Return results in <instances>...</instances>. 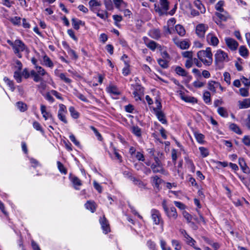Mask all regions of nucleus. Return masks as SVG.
I'll list each match as a JSON object with an SVG mask.
<instances>
[{"label": "nucleus", "instance_id": "nucleus-63", "mask_svg": "<svg viewBox=\"0 0 250 250\" xmlns=\"http://www.w3.org/2000/svg\"><path fill=\"white\" fill-rule=\"evenodd\" d=\"M41 83L37 85L38 88L41 90H44L46 87V84L45 82L42 80V81H40Z\"/></svg>", "mask_w": 250, "mask_h": 250}, {"label": "nucleus", "instance_id": "nucleus-5", "mask_svg": "<svg viewBox=\"0 0 250 250\" xmlns=\"http://www.w3.org/2000/svg\"><path fill=\"white\" fill-rule=\"evenodd\" d=\"M10 45L13 47L14 53L23 51L25 49V45L20 40H16L14 42H11Z\"/></svg>", "mask_w": 250, "mask_h": 250}, {"label": "nucleus", "instance_id": "nucleus-25", "mask_svg": "<svg viewBox=\"0 0 250 250\" xmlns=\"http://www.w3.org/2000/svg\"><path fill=\"white\" fill-rule=\"evenodd\" d=\"M229 129L238 134H241L242 132L241 131L239 127L234 123H231L229 126Z\"/></svg>", "mask_w": 250, "mask_h": 250}, {"label": "nucleus", "instance_id": "nucleus-22", "mask_svg": "<svg viewBox=\"0 0 250 250\" xmlns=\"http://www.w3.org/2000/svg\"><path fill=\"white\" fill-rule=\"evenodd\" d=\"M180 95L181 99L186 102H188L191 103H197V100L194 97L185 96L182 93H180Z\"/></svg>", "mask_w": 250, "mask_h": 250}, {"label": "nucleus", "instance_id": "nucleus-27", "mask_svg": "<svg viewBox=\"0 0 250 250\" xmlns=\"http://www.w3.org/2000/svg\"><path fill=\"white\" fill-rule=\"evenodd\" d=\"M175 29L180 36H184L185 35L186 30L182 25L177 24L175 26Z\"/></svg>", "mask_w": 250, "mask_h": 250}, {"label": "nucleus", "instance_id": "nucleus-19", "mask_svg": "<svg viewBox=\"0 0 250 250\" xmlns=\"http://www.w3.org/2000/svg\"><path fill=\"white\" fill-rule=\"evenodd\" d=\"M215 15L221 21H227L229 18V15L225 11L224 12H216Z\"/></svg>", "mask_w": 250, "mask_h": 250}, {"label": "nucleus", "instance_id": "nucleus-49", "mask_svg": "<svg viewBox=\"0 0 250 250\" xmlns=\"http://www.w3.org/2000/svg\"><path fill=\"white\" fill-rule=\"evenodd\" d=\"M146 245L150 250H157L156 248V244L151 240L147 241Z\"/></svg>", "mask_w": 250, "mask_h": 250}, {"label": "nucleus", "instance_id": "nucleus-13", "mask_svg": "<svg viewBox=\"0 0 250 250\" xmlns=\"http://www.w3.org/2000/svg\"><path fill=\"white\" fill-rule=\"evenodd\" d=\"M239 164L241 168L244 173L246 174H249L250 173V169L247 166L244 158H240L239 159Z\"/></svg>", "mask_w": 250, "mask_h": 250}, {"label": "nucleus", "instance_id": "nucleus-24", "mask_svg": "<svg viewBox=\"0 0 250 250\" xmlns=\"http://www.w3.org/2000/svg\"><path fill=\"white\" fill-rule=\"evenodd\" d=\"M175 71L178 75L183 77L187 76L188 74V72L184 68L179 66L176 67Z\"/></svg>", "mask_w": 250, "mask_h": 250}, {"label": "nucleus", "instance_id": "nucleus-56", "mask_svg": "<svg viewBox=\"0 0 250 250\" xmlns=\"http://www.w3.org/2000/svg\"><path fill=\"white\" fill-rule=\"evenodd\" d=\"M224 4V2L223 1H219L216 5L215 8L219 12H224V10L222 8V6Z\"/></svg>", "mask_w": 250, "mask_h": 250}, {"label": "nucleus", "instance_id": "nucleus-11", "mask_svg": "<svg viewBox=\"0 0 250 250\" xmlns=\"http://www.w3.org/2000/svg\"><path fill=\"white\" fill-rule=\"evenodd\" d=\"M151 217L154 223L156 225L159 224L161 220V214L160 212L156 209H152L151 211Z\"/></svg>", "mask_w": 250, "mask_h": 250}, {"label": "nucleus", "instance_id": "nucleus-14", "mask_svg": "<svg viewBox=\"0 0 250 250\" xmlns=\"http://www.w3.org/2000/svg\"><path fill=\"white\" fill-rule=\"evenodd\" d=\"M207 40L208 43L213 46H217L219 43L218 38L211 34H209L207 35Z\"/></svg>", "mask_w": 250, "mask_h": 250}, {"label": "nucleus", "instance_id": "nucleus-41", "mask_svg": "<svg viewBox=\"0 0 250 250\" xmlns=\"http://www.w3.org/2000/svg\"><path fill=\"white\" fill-rule=\"evenodd\" d=\"M203 99L204 102L206 104H208L210 103L211 99H210V93L208 91H205L203 94Z\"/></svg>", "mask_w": 250, "mask_h": 250}, {"label": "nucleus", "instance_id": "nucleus-52", "mask_svg": "<svg viewBox=\"0 0 250 250\" xmlns=\"http://www.w3.org/2000/svg\"><path fill=\"white\" fill-rule=\"evenodd\" d=\"M155 104H156V107L154 108V111L162 110V105L159 99L155 100Z\"/></svg>", "mask_w": 250, "mask_h": 250}, {"label": "nucleus", "instance_id": "nucleus-16", "mask_svg": "<svg viewBox=\"0 0 250 250\" xmlns=\"http://www.w3.org/2000/svg\"><path fill=\"white\" fill-rule=\"evenodd\" d=\"M156 116H157L158 120L163 124L167 123V121L166 119V116L162 110L154 111Z\"/></svg>", "mask_w": 250, "mask_h": 250}, {"label": "nucleus", "instance_id": "nucleus-39", "mask_svg": "<svg viewBox=\"0 0 250 250\" xmlns=\"http://www.w3.org/2000/svg\"><path fill=\"white\" fill-rule=\"evenodd\" d=\"M189 43L188 41L184 40L179 43L178 47L182 49H186L189 48Z\"/></svg>", "mask_w": 250, "mask_h": 250}, {"label": "nucleus", "instance_id": "nucleus-54", "mask_svg": "<svg viewBox=\"0 0 250 250\" xmlns=\"http://www.w3.org/2000/svg\"><path fill=\"white\" fill-rule=\"evenodd\" d=\"M68 53L74 60H77L78 58V56L75 51L70 48L68 49Z\"/></svg>", "mask_w": 250, "mask_h": 250}, {"label": "nucleus", "instance_id": "nucleus-64", "mask_svg": "<svg viewBox=\"0 0 250 250\" xmlns=\"http://www.w3.org/2000/svg\"><path fill=\"white\" fill-rule=\"evenodd\" d=\"M224 80L228 84L230 83V75L228 72H225L224 73Z\"/></svg>", "mask_w": 250, "mask_h": 250}, {"label": "nucleus", "instance_id": "nucleus-58", "mask_svg": "<svg viewBox=\"0 0 250 250\" xmlns=\"http://www.w3.org/2000/svg\"><path fill=\"white\" fill-rule=\"evenodd\" d=\"M172 245L176 250H180L181 246L179 244V242L176 240H172Z\"/></svg>", "mask_w": 250, "mask_h": 250}, {"label": "nucleus", "instance_id": "nucleus-23", "mask_svg": "<svg viewBox=\"0 0 250 250\" xmlns=\"http://www.w3.org/2000/svg\"><path fill=\"white\" fill-rule=\"evenodd\" d=\"M151 178L152 179V184L159 190L160 185L162 182V180L157 175L153 176Z\"/></svg>", "mask_w": 250, "mask_h": 250}, {"label": "nucleus", "instance_id": "nucleus-34", "mask_svg": "<svg viewBox=\"0 0 250 250\" xmlns=\"http://www.w3.org/2000/svg\"><path fill=\"white\" fill-rule=\"evenodd\" d=\"M217 112L218 114L223 117H227L228 116L227 110L223 107H219L218 108Z\"/></svg>", "mask_w": 250, "mask_h": 250}, {"label": "nucleus", "instance_id": "nucleus-47", "mask_svg": "<svg viewBox=\"0 0 250 250\" xmlns=\"http://www.w3.org/2000/svg\"><path fill=\"white\" fill-rule=\"evenodd\" d=\"M199 149L200 151L201 155L203 157H206L208 155L209 152L207 148L201 146L199 148Z\"/></svg>", "mask_w": 250, "mask_h": 250}, {"label": "nucleus", "instance_id": "nucleus-61", "mask_svg": "<svg viewBox=\"0 0 250 250\" xmlns=\"http://www.w3.org/2000/svg\"><path fill=\"white\" fill-rule=\"evenodd\" d=\"M239 91L241 95L243 97H247L249 95L248 88H241Z\"/></svg>", "mask_w": 250, "mask_h": 250}, {"label": "nucleus", "instance_id": "nucleus-17", "mask_svg": "<svg viewBox=\"0 0 250 250\" xmlns=\"http://www.w3.org/2000/svg\"><path fill=\"white\" fill-rule=\"evenodd\" d=\"M151 169L154 173H163L164 169L162 164H156L153 163L151 165Z\"/></svg>", "mask_w": 250, "mask_h": 250}, {"label": "nucleus", "instance_id": "nucleus-32", "mask_svg": "<svg viewBox=\"0 0 250 250\" xmlns=\"http://www.w3.org/2000/svg\"><path fill=\"white\" fill-rule=\"evenodd\" d=\"M131 131L136 136L139 137L141 136V129L138 126H133L131 127Z\"/></svg>", "mask_w": 250, "mask_h": 250}, {"label": "nucleus", "instance_id": "nucleus-7", "mask_svg": "<svg viewBox=\"0 0 250 250\" xmlns=\"http://www.w3.org/2000/svg\"><path fill=\"white\" fill-rule=\"evenodd\" d=\"M228 47L231 50H236L238 46V43L234 39L230 38H226L225 39Z\"/></svg>", "mask_w": 250, "mask_h": 250}, {"label": "nucleus", "instance_id": "nucleus-46", "mask_svg": "<svg viewBox=\"0 0 250 250\" xmlns=\"http://www.w3.org/2000/svg\"><path fill=\"white\" fill-rule=\"evenodd\" d=\"M4 81L5 83L7 84V85H8L9 86L10 89L12 91H13L15 90V87H14V83H13V81H11L7 77H5L4 78Z\"/></svg>", "mask_w": 250, "mask_h": 250}, {"label": "nucleus", "instance_id": "nucleus-29", "mask_svg": "<svg viewBox=\"0 0 250 250\" xmlns=\"http://www.w3.org/2000/svg\"><path fill=\"white\" fill-rule=\"evenodd\" d=\"M43 61L44 64L50 68L53 67L54 64L50 59L46 55H44L43 57Z\"/></svg>", "mask_w": 250, "mask_h": 250}, {"label": "nucleus", "instance_id": "nucleus-6", "mask_svg": "<svg viewBox=\"0 0 250 250\" xmlns=\"http://www.w3.org/2000/svg\"><path fill=\"white\" fill-rule=\"evenodd\" d=\"M208 25L204 24H199L197 25L196 28V33L200 38H203L205 36V33L208 29Z\"/></svg>", "mask_w": 250, "mask_h": 250}, {"label": "nucleus", "instance_id": "nucleus-15", "mask_svg": "<svg viewBox=\"0 0 250 250\" xmlns=\"http://www.w3.org/2000/svg\"><path fill=\"white\" fill-rule=\"evenodd\" d=\"M71 21L73 28L77 30L80 29V25L84 26L85 25L84 21L75 18H72Z\"/></svg>", "mask_w": 250, "mask_h": 250}, {"label": "nucleus", "instance_id": "nucleus-9", "mask_svg": "<svg viewBox=\"0 0 250 250\" xmlns=\"http://www.w3.org/2000/svg\"><path fill=\"white\" fill-rule=\"evenodd\" d=\"M100 223L101 225L103 231L105 234H107L110 231L109 224L108 220L106 219L104 215L100 219Z\"/></svg>", "mask_w": 250, "mask_h": 250}, {"label": "nucleus", "instance_id": "nucleus-30", "mask_svg": "<svg viewBox=\"0 0 250 250\" xmlns=\"http://www.w3.org/2000/svg\"><path fill=\"white\" fill-rule=\"evenodd\" d=\"M142 89V87L140 85L137 84L136 85L135 90L133 92V95L134 97L136 98V100H141V97L139 94L138 92V91H141Z\"/></svg>", "mask_w": 250, "mask_h": 250}, {"label": "nucleus", "instance_id": "nucleus-50", "mask_svg": "<svg viewBox=\"0 0 250 250\" xmlns=\"http://www.w3.org/2000/svg\"><path fill=\"white\" fill-rule=\"evenodd\" d=\"M104 3L107 10H111L113 9V7L111 0H104Z\"/></svg>", "mask_w": 250, "mask_h": 250}, {"label": "nucleus", "instance_id": "nucleus-26", "mask_svg": "<svg viewBox=\"0 0 250 250\" xmlns=\"http://www.w3.org/2000/svg\"><path fill=\"white\" fill-rule=\"evenodd\" d=\"M239 52L240 55L244 58H247L248 56L249 51L245 46H240L239 49Z\"/></svg>", "mask_w": 250, "mask_h": 250}, {"label": "nucleus", "instance_id": "nucleus-40", "mask_svg": "<svg viewBox=\"0 0 250 250\" xmlns=\"http://www.w3.org/2000/svg\"><path fill=\"white\" fill-rule=\"evenodd\" d=\"M184 231L185 233V237L187 239V243L188 245H189L191 246L194 245V243L196 242L195 241L192 239L191 237H190L186 232L185 230Z\"/></svg>", "mask_w": 250, "mask_h": 250}, {"label": "nucleus", "instance_id": "nucleus-33", "mask_svg": "<svg viewBox=\"0 0 250 250\" xmlns=\"http://www.w3.org/2000/svg\"><path fill=\"white\" fill-rule=\"evenodd\" d=\"M58 168L60 172L63 174H66L67 171L66 168L64 167L63 165L60 161H58L57 163Z\"/></svg>", "mask_w": 250, "mask_h": 250}, {"label": "nucleus", "instance_id": "nucleus-57", "mask_svg": "<svg viewBox=\"0 0 250 250\" xmlns=\"http://www.w3.org/2000/svg\"><path fill=\"white\" fill-rule=\"evenodd\" d=\"M20 71H15L14 74V77L15 79L19 83L21 82V76Z\"/></svg>", "mask_w": 250, "mask_h": 250}, {"label": "nucleus", "instance_id": "nucleus-38", "mask_svg": "<svg viewBox=\"0 0 250 250\" xmlns=\"http://www.w3.org/2000/svg\"><path fill=\"white\" fill-rule=\"evenodd\" d=\"M33 127L37 130L40 131L42 134L44 133L41 124L37 121H34L33 123Z\"/></svg>", "mask_w": 250, "mask_h": 250}, {"label": "nucleus", "instance_id": "nucleus-60", "mask_svg": "<svg viewBox=\"0 0 250 250\" xmlns=\"http://www.w3.org/2000/svg\"><path fill=\"white\" fill-rule=\"evenodd\" d=\"M182 56L188 59H193V52L192 51H185L182 53Z\"/></svg>", "mask_w": 250, "mask_h": 250}, {"label": "nucleus", "instance_id": "nucleus-55", "mask_svg": "<svg viewBox=\"0 0 250 250\" xmlns=\"http://www.w3.org/2000/svg\"><path fill=\"white\" fill-rule=\"evenodd\" d=\"M59 76L60 79L66 83H70L72 81L70 79L66 77L64 73H61Z\"/></svg>", "mask_w": 250, "mask_h": 250}, {"label": "nucleus", "instance_id": "nucleus-51", "mask_svg": "<svg viewBox=\"0 0 250 250\" xmlns=\"http://www.w3.org/2000/svg\"><path fill=\"white\" fill-rule=\"evenodd\" d=\"M205 65L207 66L210 65L213 61L212 57H211V58H208V59H202L200 60Z\"/></svg>", "mask_w": 250, "mask_h": 250}, {"label": "nucleus", "instance_id": "nucleus-42", "mask_svg": "<svg viewBox=\"0 0 250 250\" xmlns=\"http://www.w3.org/2000/svg\"><path fill=\"white\" fill-rule=\"evenodd\" d=\"M108 92L115 95H119L120 94L117 87L113 85L108 87Z\"/></svg>", "mask_w": 250, "mask_h": 250}, {"label": "nucleus", "instance_id": "nucleus-2", "mask_svg": "<svg viewBox=\"0 0 250 250\" xmlns=\"http://www.w3.org/2000/svg\"><path fill=\"white\" fill-rule=\"evenodd\" d=\"M162 205L166 214L168 218H172L174 220L177 218V213L174 207L172 206L168 208L167 206L166 200L163 201Z\"/></svg>", "mask_w": 250, "mask_h": 250}, {"label": "nucleus", "instance_id": "nucleus-31", "mask_svg": "<svg viewBox=\"0 0 250 250\" xmlns=\"http://www.w3.org/2000/svg\"><path fill=\"white\" fill-rule=\"evenodd\" d=\"M194 4L195 6L200 10L201 13H204L206 11V9L204 6V5L201 3V1L199 0H196L194 2Z\"/></svg>", "mask_w": 250, "mask_h": 250}, {"label": "nucleus", "instance_id": "nucleus-12", "mask_svg": "<svg viewBox=\"0 0 250 250\" xmlns=\"http://www.w3.org/2000/svg\"><path fill=\"white\" fill-rule=\"evenodd\" d=\"M41 111L45 120H46L47 119L49 118L52 121V123L54 122V118L50 113L46 112V106L44 105H41Z\"/></svg>", "mask_w": 250, "mask_h": 250}, {"label": "nucleus", "instance_id": "nucleus-28", "mask_svg": "<svg viewBox=\"0 0 250 250\" xmlns=\"http://www.w3.org/2000/svg\"><path fill=\"white\" fill-rule=\"evenodd\" d=\"M88 3L91 10L93 11H95V7L100 6L102 5L100 1H98L96 0H91Z\"/></svg>", "mask_w": 250, "mask_h": 250}, {"label": "nucleus", "instance_id": "nucleus-37", "mask_svg": "<svg viewBox=\"0 0 250 250\" xmlns=\"http://www.w3.org/2000/svg\"><path fill=\"white\" fill-rule=\"evenodd\" d=\"M71 116L74 119H77L79 117V113L75 110L73 106H70L69 108Z\"/></svg>", "mask_w": 250, "mask_h": 250}, {"label": "nucleus", "instance_id": "nucleus-4", "mask_svg": "<svg viewBox=\"0 0 250 250\" xmlns=\"http://www.w3.org/2000/svg\"><path fill=\"white\" fill-rule=\"evenodd\" d=\"M214 57L215 62L216 64L224 61L229 62V60L228 54L220 49L217 51Z\"/></svg>", "mask_w": 250, "mask_h": 250}, {"label": "nucleus", "instance_id": "nucleus-21", "mask_svg": "<svg viewBox=\"0 0 250 250\" xmlns=\"http://www.w3.org/2000/svg\"><path fill=\"white\" fill-rule=\"evenodd\" d=\"M150 36L155 40H158L161 37L160 31L158 29H153L150 31Z\"/></svg>", "mask_w": 250, "mask_h": 250}, {"label": "nucleus", "instance_id": "nucleus-43", "mask_svg": "<svg viewBox=\"0 0 250 250\" xmlns=\"http://www.w3.org/2000/svg\"><path fill=\"white\" fill-rule=\"evenodd\" d=\"M197 141L200 144H203L204 142V139L205 136L201 133H195L194 134Z\"/></svg>", "mask_w": 250, "mask_h": 250}, {"label": "nucleus", "instance_id": "nucleus-35", "mask_svg": "<svg viewBox=\"0 0 250 250\" xmlns=\"http://www.w3.org/2000/svg\"><path fill=\"white\" fill-rule=\"evenodd\" d=\"M17 105L18 108V109L21 111V112H24L26 111L27 109V105L22 102H18L17 103Z\"/></svg>", "mask_w": 250, "mask_h": 250}, {"label": "nucleus", "instance_id": "nucleus-10", "mask_svg": "<svg viewBox=\"0 0 250 250\" xmlns=\"http://www.w3.org/2000/svg\"><path fill=\"white\" fill-rule=\"evenodd\" d=\"M69 179L73 183L74 188L76 190H79L80 188H78V187L82 185V181L78 177L72 175L71 173L69 175Z\"/></svg>", "mask_w": 250, "mask_h": 250}, {"label": "nucleus", "instance_id": "nucleus-20", "mask_svg": "<svg viewBox=\"0 0 250 250\" xmlns=\"http://www.w3.org/2000/svg\"><path fill=\"white\" fill-rule=\"evenodd\" d=\"M239 108L240 109L247 108L250 107V99H246L243 101L238 102Z\"/></svg>", "mask_w": 250, "mask_h": 250}, {"label": "nucleus", "instance_id": "nucleus-62", "mask_svg": "<svg viewBox=\"0 0 250 250\" xmlns=\"http://www.w3.org/2000/svg\"><path fill=\"white\" fill-rule=\"evenodd\" d=\"M69 139L76 146H80V142L76 140L75 136L73 134H71L69 136Z\"/></svg>", "mask_w": 250, "mask_h": 250}, {"label": "nucleus", "instance_id": "nucleus-45", "mask_svg": "<svg viewBox=\"0 0 250 250\" xmlns=\"http://www.w3.org/2000/svg\"><path fill=\"white\" fill-rule=\"evenodd\" d=\"M158 62L163 68H167L168 67V62L165 60L160 59L158 60Z\"/></svg>", "mask_w": 250, "mask_h": 250}, {"label": "nucleus", "instance_id": "nucleus-8", "mask_svg": "<svg viewBox=\"0 0 250 250\" xmlns=\"http://www.w3.org/2000/svg\"><path fill=\"white\" fill-rule=\"evenodd\" d=\"M197 55L199 60L204 59V57L208 58L212 57V54L210 47H207L206 50H200L198 51Z\"/></svg>", "mask_w": 250, "mask_h": 250}, {"label": "nucleus", "instance_id": "nucleus-59", "mask_svg": "<svg viewBox=\"0 0 250 250\" xmlns=\"http://www.w3.org/2000/svg\"><path fill=\"white\" fill-rule=\"evenodd\" d=\"M183 214L185 218L187 220V222L189 223L191 221V220L192 219V217L190 214H189L188 212L186 211H184L183 212Z\"/></svg>", "mask_w": 250, "mask_h": 250}, {"label": "nucleus", "instance_id": "nucleus-1", "mask_svg": "<svg viewBox=\"0 0 250 250\" xmlns=\"http://www.w3.org/2000/svg\"><path fill=\"white\" fill-rule=\"evenodd\" d=\"M36 68L37 69V72L33 70L30 71L31 76L33 78L34 81L35 82L42 81V77L47 74V73L41 66H36Z\"/></svg>", "mask_w": 250, "mask_h": 250}, {"label": "nucleus", "instance_id": "nucleus-44", "mask_svg": "<svg viewBox=\"0 0 250 250\" xmlns=\"http://www.w3.org/2000/svg\"><path fill=\"white\" fill-rule=\"evenodd\" d=\"M125 67L123 69V74L124 76H126L130 73V70L129 69V62L126 61H125Z\"/></svg>", "mask_w": 250, "mask_h": 250}, {"label": "nucleus", "instance_id": "nucleus-36", "mask_svg": "<svg viewBox=\"0 0 250 250\" xmlns=\"http://www.w3.org/2000/svg\"><path fill=\"white\" fill-rule=\"evenodd\" d=\"M146 46L151 50L154 51L158 47V44L153 41H151L146 44Z\"/></svg>", "mask_w": 250, "mask_h": 250}, {"label": "nucleus", "instance_id": "nucleus-53", "mask_svg": "<svg viewBox=\"0 0 250 250\" xmlns=\"http://www.w3.org/2000/svg\"><path fill=\"white\" fill-rule=\"evenodd\" d=\"M113 2L116 7L118 9H120L121 6L122 5H126L125 2H124L123 0H113Z\"/></svg>", "mask_w": 250, "mask_h": 250}, {"label": "nucleus", "instance_id": "nucleus-18", "mask_svg": "<svg viewBox=\"0 0 250 250\" xmlns=\"http://www.w3.org/2000/svg\"><path fill=\"white\" fill-rule=\"evenodd\" d=\"M84 206L86 209L90 210L91 212L93 213L96 211V205L95 202L93 201H87Z\"/></svg>", "mask_w": 250, "mask_h": 250}, {"label": "nucleus", "instance_id": "nucleus-3", "mask_svg": "<svg viewBox=\"0 0 250 250\" xmlns=\"http://www.w3.org/2000/svg\"><path fill=\"white\" fill-rule=\"evenodd\" d=\"M160 3L162 8L157 4H154V10L157 12L159 16H162L164 14L167 15V11L169 9V2L167 0H160Z\"/></svg>", "mask_w": 250, "mask_h": 250}, {"label": "nucleus", "instance_id": "nucleus-48", "mask_svg": "<svg viewBox=\"0 0 250 250\" xmlns=\"http://www.w3.org/2000/svg\"><path fill=\"white\" fill-rule=\"evenodd\" d=\"M214 83L219 84V83H218L215 81H211L208 82V89L209 90L212 91L213 92H216V88L214 86Z\"/></svg>", "mask_w": 250, "mask_h": 250}]
</instances>
